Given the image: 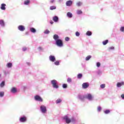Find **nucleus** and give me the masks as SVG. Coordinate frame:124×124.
I'll use <instances>...</instances> for the list:
<instances>
[{"instance_id": "1", "label": "nucleus", "mask_w": 124, "mask_h": 124, "mask_svg": "<svg viewBox=\"0 0 124 124\" xmlns=\"http://www.w3.org/2000/svg\"><path fill=\"white\" fill-rule=\"evenodd\" d=\"M51 83L54 89H58L59 86L57 80H52Z\"/></svg>"}, {"instance_id": "2", "label": "nucleus", "mask_w": 124, "mask_h": 124, "mask_svg": "<svg viewBox=\"0 0 124 124\" xmlns=\"http://www.w3.org/2000/svg\"><path fill=\"white\" fill-rule=\"evenodd\" d=\"M63 119H64V120H65L66 123H70V122H71V119H70V118H69V117H68V115H64V116H63Z\"/></svg>"}, {"instance_id": "3", "label": "nucleus", "mask_w": 124, "mask_h": 124, "mask_svg": "<svg viewBox=\"0 0 124 124\" xmlns=\"http://www.w3.org/2000/svg\"><path fill=\"white\" fill-rule=\"evenodd\" d=\"M85 98H87L88 100L92 101L94 98V96L92 95L91 93H88L87 95L85 96Z\"/></svg>"}, {"instance_id": "4", "label": "nucleus", "mask_w": 124, "mask_h": 124, "mask_svg": "<svg viewBox=\"0 0 124 124\" xmlns=\"http://www.w3.org/2000/svg\"><path fill=\"white\" fill-rule=\"evenodd\" d=\"M40 110L42 113H43V114H45V113H46V112H47L46 108L44 105H41L40 107Z\"/></svg>"}, {"instance_id": "5", "label": "nucleus", "mask_w": 124, "mask_h": 124, "mask_svg": "<svg viewBox=\"0 0 124 124\" xmlns=\"http://www.w3.org/2000/svg\"><path fill=\"white\" fill-rule=\"evenodd\" d=\"M56 44L57 46H59L60 47H62L63 46V42L62 40H60L59 39H58V41L56 42Z\"/></svg>"}, {"instance_id": "6", "label": "nucleus", "mask_w": 124, "mask_h": 124, "mask_svg": "<svg viewBox=\"0 0 124 124\" xmlns=\"http://www.w3.org/2000/svg\"><path fill=\"white\" fill-rule=\"evenodd\" d=\"M35 100L36 101H39L40 102H43V99L41 96L39 95H36L34 97Z\"/></svg>"}, {"instance_id": "7", "label": "nucleus", "mask_w": 124, "mask_h": 124, "mask_svg": "<svg viewBox=\"0 0 124 124\" xmlns=\"http://www.w3.org/2000/svg\"><path fill=\"white\" fill-rule=\"evenodd\" d=\"M18 29L20 31H24V30H25V27L23 25H19L18 27Z\"/></svg>"}, {"instance_id": "8", "label": "nucleus", "mask_w": 124, "mask_h": 124, "mask_svg": "<svg viewBox=\"0 0 124 124\" xmlns=\"http://www.w3.org/2000/svg\"><path fill=\"white\" fill-rule=\"evenodd\" d=\"M19 120L20 122H25L27 120V117L26 116H25V115H24V116H22L21 117H20Z\"/></svg>"}, {"instance_id": "9", "label": "nucleus", "mask_w": 124, "mask_h": 124, "mask_svg": "<svg viewBox=\"0 0 124 124\" xmlns=\"http://www.w3.org/2000/svg\"><path fill=\"white\" fill-rule=\"evenodd\" d=\"M49 60L51 62H55V61H56V58L55 56H52V55H51L50 56H49Z\"/></svg>"}, {"instance_id": "10", "label": "nucleus", "mask_w": 124, "mask_h": 124, "mask_svg": "<svg viewBox=\"0 0 124 124\" xmlns=\"http://www.w3.org/2000/svg\"><path fill=\"white\" fill-rule=\"evenodd\" d=\"M53 39L56 40V44H57V40H58V39H59V36L58 35H57L56 34H55V35H54L53 36Z\"/></svg>"}, {"instance_id": "11", "label": "nucleus", "mask_w": 124, "mask_h": 124, "mask_svg": "<svg viewBox=\"0 0 124 124\" xmlns=\"http://www.w3.org/2000/svg\"><path fill=\"white\" fill-rule=\"evenodd\" d=\"M124 85V82H118L117 84V87L118 88H121L122 86H123Z\"/></svg>"}, {"instance_id": "12", "label": "nucleus", "mask_w": 124, "mask_h": 124, "mask_svg": "<svg viewBox=\"0 0 124 124\" xmlns=\"http://www.w3.org/2000/svg\"><path fill=\"white\" fill-rule=\"evenodd\" d=\"M89 85L87 83H83L82 84V88L83 89H87L88 88Z\"/></svg>"}, {"instance_id": "13", "label": "nucleus", "mask_w": 124, "mask_h": 124, "mask_svg": "<svg viewBox=\"0 0 124 124\" xmlns=\"http://www.w3.org/2000/svg\"><path fill=\"white\" fill-rule=\"evenodd\" d=\"M6 4H4V3L1 4V6H0L1 10H6Z\"/></svg>"}, {"instance_id": "14", "label": "nucleus", "mask_w": 124, "mask_h": 124, "mask_svg": "<svg viewBox=\"0 0 124 124\" xmlns=\"http://www.w3.org/2000/svg\"><path fill=\"white\" fill-rule=\"evenodd\" d=\"M72 3L73 1H72L71 0H69V1H67V2H66V5H67V6H71Z\"/></svg>"}, {"instance_id": "15", "label": "nucleus", "mask_w": 124, "mask_h": 124, "mask_svg": "<svg viewBox=\"0 0 124 124\" xmlns=\"http://www.w3.org/2000/svg\"><path fill=\"white\" fill-rule=\"evenodd\" d=\"M53 20L55 22H58V21H59V17H58V16H53Z\"/></svg>"}, {"instance_id": "16", "label": "nucleus", "mask_w": 124, "mask_h": 124, "mask_svg": "<svg viewBox=\"0 0 124 124\" xmlns=\"http://www.w3.org/2000/svg\"><path fill=\"white\" fill-rule=\"evenodd\" d=\"M11 93H17V90L16 88H12V89L11 90Z\"/></svg>"}, {"instance_id": "17", "label": "nucleus", "mask_w": 124, "mask_h": 124, "mask_svg": "<svg viewBox=\"0 0 124 124\" xmlns=\"http://www.w3.org/2000/svg\"><path fill=\"white\" fill-rule=\"evenodd\" d=\"M67 16L68 17H72L73 16L72 13H70V12H68V13H67Z\"/></svg>"}, {"instance_id": "18", "label": "nucleus", "mask_w": 124, "mask_h": 124, "mask_svg": "<svg viewBox=\"0 0 124 124\" xmlns=\"http://www.w3.org/2000/svg\"><path fill=\"white\" fill-rule=\"evenodd\" d=\"M12 62H8L6 64V66H7V67L11 68L12 66Z\"/></svg>"}, {"instance_id": "19", "label": "nucleus", "mask_w": 124, "mask_h": 124, "mask_svg": "<svg viewBox=\"0 0 124 124\" xmlns=\"http://www.w3.org/2000/svg\"><path fill=\"white\" fill-rule=\"evenodd\" d=\"M31 32H32V33H35L36 32V29L35 28H32L30 29Z\"/></svg>"}, {"instance_id": "20", "label": "nucleus", "mask_w": 124, "mask_h": 124, "mask_svg": "<svg viewBox=\"0 0 124 124\" xmlns=\"http://www.w3.org/2000/svg\"><path fill=\"white\" fill-rule=\"evenodd\" d=\"M0 25L1 26H4L5 23H4V20H0Z\"/></svg>"}, {"instance_id": "21", "label": "nucleus", "mask_w": 124, "mask_h": 124, "mask_svg": "<svg viewBox=\"0 0 124 124\" xmlns=\"http://www.w3.org/2000/svg\"><path fill=\"white\" fill-rule=\"evenodd\" d=\"M78 98L82 100L84 98H86V96H83V95H78Z\"/></svg>"}, {"instance_id": "22", "label": "nucleus", "mask_w": 124, "mask_h": 124, "mask_svg": "<svg viewBox=\"0 0 124 124\" xmlns=\"http://www.w3.org/2000/svg\"><path fill=\"white\" fill-rule=\"evenodd\" d=\"M86 35L87 36H91L92 35V32L91 31H87L86 32Z\"/></svg>"}, {"instance_id": "23", "label": "nucleus", "mask_w": 124, "mask_h": 124, "mask_svg": "<svg viewBox=\"0 0 124 124\" xmlns=\"http://www.w3.org/2000/svg\"><path fill=\"white\" fill-rule=\"evenodd\" d=\"M62 100L61 99H57L56 101V103L57 104H59V103H61L62 102Z\"/></svg>"}, {"instance_id": "24", "label": "nucleus", "mask_w": 124, "mask_h": 124, "mask_svg": "<svg viewBox=\"0 0 124 124\" xmlns=\"http://www.w3.org/2000/svg\"><path fill=\"white\" fill-rule=\"evenodd\" d=\"M5 86V81H2V82L0 84V86L3 87Z\"/></svg>"}, {"instance_id": "25", "label": "nucleus", "mask_w": 124, "mask_h": 124, "mask_svg": "<svg viewBox=\"0 0 124 124\" xmlns=\"http://www.w3.org/2000/svg\"><path fill=\"white\" fill-rule=\"evenodd\" d=\"M77 13L78 15H80L81 14H82V12L81 10H78L77 11Z\"/></svg>"}, {"instance_id": "26", "label": "nucleus", "mask_w": 124, "mask_h": 124, "mask_svg": "<svg viewBox=\"0 0 124 124\" xmlns=\"http://www.w3.org/2000/svg\"><path fill=\"white\" fill-rule=\"evenodd\" d=\"M62 87L63 89H66L67 88V84H63Z\"/></svg>"}, {"instance_id": "27", "label": "nucleus", "mask_w": 124, "mask_h": 124, "mask_svg": "<svg viewBox=\"0 0 124 124\" xmlns=\"http://www.w3.org/2000/svg\"><path fill=\"white\" fill-rule=\"evenodd\" d=\"M4 95V92H0V96L1 97H3Z\"/></svg>"}, {"instance_id": "28", "label": "nucleus", "mask_w": 124, "mask_h": 124, "mask_svg": "<svg viewBox=\"0 0 124 124\" xmlns=\"http://www.w3.org/2000/svg\"><path fill=\"white\" fill-rule=\"evenodd\" d=\"M30 0H27L26 1H24V4L25 5H29V4L30 3Z\"/></svg>"}, {"instance_id": "29", "label": "nucleus", "mask_w": 124, "mask_h": 124, "mask_svg": "<svg viewBox=\"0 0 124 124\" xmlns=\"http://www.w3.org/2000/svg\"><path fill=\"white\" fill-rule=\"evenodd\" d=\"M56 9V6H51L50 7V10H55V9Z\"/></svg>"}, {"instance_id": "30", "label": "nucleus", "mask_w": 124, "mask_h": 124, "mask_svg": "<svg viewBox=\"0 0 124 124\" xmlns=\"http://www.w3.org/2000/svg\"><path fill=\"white\" fill-rule=\"evenodd\" d=\"M108 42V40H106V41H104V42H103V44H104V45H106V44H107Z\"/></svg>"}, {"instance_id": "31", "label": "nucleus", "mask_w": 124, "mask_h": 124, "mask_svg": "<svg viewBox=\"0 0 124 124\" xmlns=\"http://www.w3.org/2000/svg\"><path fill=\"white\" fill-rule=\"evenodd\" d=\"M91 58H92V56H91V55L87 56L86 58V61H89V60H90V59H91Z\"/></svg>"}, {"instance_id": "32", "label": "nucleus", "mask_w": 124, "mask_h": 124, "mask_svg": "<svg viewBox=\"0 0 124 124\" xmlns=\"http://www.w3.org/2000/svg\"><path fill=\"white\" fill-rule=\"evenodd\" d=\"M105 114H109L110 113L109 109H106V110L104 111Z\"/></svg>"}, {"instance_id": "33", "label": "nucleus", "mask_w": 124, "mask_h": 124, "mask_svg": "<svg viewBox=\"0 0 124 124\" xmlns=\"http://www.w3.org/2000/svg\"><path fill=\"white\" fill-rule=\"evenodd\" d=\"M106 87L105 84H102V85H100V88L101 89H104Z\"/></svg>"}, {"instance_id": "34", "label": "nucleus", "mask_w": 124, "mask_h": 124, "mask_svg": "<svg viewBox=\"0 0 124 124\" xmlns=\"http://www.w3.org/2000/svg\"><path fill=\"white\" fill-rule=\"evenodd\" d=\"M82 3L80 1L78 2L77 3V6H78V7H79L80 6H81V5H82Z\"/></svg>"}, {"instance_id": "35", "label": "nucleus", "mask_w": 124, "mask_h": 124, "mask_svg": "<svg viewBox=\"0 0 124 124\" xmlns=\"http://www.w3.org/2000/svg\"><path fill=\"white\" fill-rule=\"evenodd\" d=\"M102 110V108L100 106H98V108H97V111L98 112H101Z\"/></svg>"}, {"instance_id": "36", "label": "nucleus", "mask_w": 124, "mask_h": 124, "mask_svg": "<svg viewBox=\"0 0 124 124\" xmlns=\"http://www.w3.org/2000/svg\"><path fill=\"white\" fill-rule=\"evenodd\" d=\"M71 121H72V122H75L76 119L75 117H72V118H71Z\"/></svg>"}, {"instance_id": "37", "label": "nucleus", "mask_w": 124, "mask_h": 124, "mask_svg": "<svg viewBox=\"0 0 124 124\" xmlns=\"http://www.w3.org/2000/svg\"><path fill=\"white\" fill-rule=\"evenodd\" d=\"M72 81V80L71 78H68V79H67L68 83H71Z\"/></svg>"}, {"instance_id": "38", "label": "nucleus", "mask_w": 124, "mask_h": 124, "mask_svg": "<svg viewBox=\"0 0 124 124\" xmlns=\"http://www.w3.org/2000/svg\"><path fill=\"white\" fill-rule=\"evenodd\" d=\"M76 35L77 36V37H79L80 36V33H79V32L77 31V32H76Z\"/></svg>"}, {"instance_id": "39", "label": "nucleus", "mask_w": 124, "mask_h": 124, "mask_svg": "<svg viewBox=\"0 0 124 124\" xmlns=\"http://www.w3.org/2000/svg\"><path fill=\"white\" fill-rule=\"evenodd\" d=\"M54 64L56 65H59L60 64V62L58 61H56V62H54Z\"/></svg>"}, {"instance_id": "40", "label": "nucleus", "mask_w": 124, "mask_h": 124, "mask_svg": "<svg viewBox=\"0 0 124 124\" xmlns=\"http://www.w3.org/2000/svg\"><path fill=\"white\" fill-rule=\"evenodd\" d=\"M78 76V78H81L82 77V74L81 73H79Z\"/></svg>"}, {"instance_id": "41", "label": "nucleus", "mask_w": 124, "mask_h": 124, "mask_svg": "<svg viewBox=\"0 0 124 124\" xmlns=\"http://www.w3.org/2000/svg\"><path fill=\"white\" fill-rule=\"evenodd\" d=\"M44 33L45 34H49V33H50V31H49L48 30H46V31H45Z\"/></svg>"}, {"instance_id": "42", "label": "nucleus", "mask_w": 124, "mask_h": 124, "mask_svg": "<svg viewBox=\"0 0 124 124\" xmlns=\"http://www.w3.org/2000/svg\"><path fill=\"white\" fill-rule=\"evenodd\" d=\"M96 65H97V67H99L101 65L100 62H97L96 63Z\"/></svg>"}, {"instance_id": "43", "label": "nucleus", "mask_w": 124, "mask_h": 124, "mask_svg": "<svg viewBox=\"0 0 124 124\" xmlns=\"http://www.w3.org/2000/svg\"><path fill=\"white\" fill-rule=\"evenodd\" d=\"M120 31H121V32H124V27H122L120 28Z\"/></svg>"}, {"instance_id": "44", "label": "nucleus", "mask_w": 124, "mask_h": 124, "mask_svg": "<svg viewBox=\"0 0 124 124\" xmlns=\"http://www.w3.org/2000/svg\"><path fill=\"white\" fill-rule=\"evenodd\" d=\"M65 40H66V41H69L70 38H69V37H66Z\"/></svg>"}, {"instance_id": "45", "label": "nucleus", "mask_w": 124, "mask_h": 124, "mask_svg": "<svg viewBox=\"0 0 124 124\" xmlns=\"http://www.w3.org/2000/svg\"><path fill=\"white\" fill-rule=\"evenodd\" d=\"M27 49V47H23V51H26Z\"/></svg>"}, {"instance_id": "46", "label": "nucleus", "mask_w": 124, "mask_h": 124, "mask_svg": "<svg viewBox=\"0 0 124 124\" xmlns=\"http://www.w3.org/2000/svg\"><path fill=\"white\" fill-rule=\"evenodd\" d=\"M121 97L123 99H124V94H122Z\"/></svg>"}, {"instance_id": "47", "label": "nucleus", "mask_w": 124, "mask_h": 124, "mask_svg": "<svg viewBox=\"0 0 124 124\" xmlns=\"http://www.w3.org/2000/svg\"><path fill=\"white\" fill-rule=\"evenodd\" d=\"M55 0H50V3H54Z\"/></svg>"}, {"instance_id": "48", "label": "nucleus", "mask_w": 124, "mask_h": 124, "mask_svg": "<svg viewBox=\"0 0 124 124\" xmlns=\"http://www.w3.org/2000/svg\"><path fill=\"white\" fill-rule=\"evenodd\" d=\"M53 23H54V22L52 21V20H51V21H50V24H53Z\"/></svg>"}, {"instance_id": "49", "label": "nucleus", "mask_w": 124, "mask_h": 124, "mask_svg": "<svg viewBox=\"0 0 124 124\" xmlns=\"http://www.w3.org/2000/svg\"><path fill=\"white\" fill-rule=\"evenodd\" d=\"M27 63L28 65H31V62H27Z\"/></svg>"}, {"instance_id": "50", "label": "nucleus", "mask_w": 124, "mask_h": 124, "mask_svg": "<svg viewBox=\"0 0 124 124\" xmlns=\"http://www.w3.org/2000/svg\"><path fill=\"white\" fill-rule=\"evenodd\" d=\"M114 47L113 46H111V47H109V49H114Z\"/></svg>"}, {"instance_id": "51", "label": "nucleus", "mask_w": 124, "mask_h": 124, "mask_svg": "<svg viewBox=\"0 0 124 124\" xmlns=\"http://www.w3.org/2000/svg\"><path fill=\"white\" fill-rule=\"evenodd\" d=\"M1 74H0V78L1 77Z\"/></svg>"}, {"instance_id": "52", "label": "nucleus", "mask_w": 124, "mask_h": 124, "mask_svg": "<svg viewBox=\"0 0 124 124\" xmlns=\"http://www.w3.org/2000/svg\"><path fill=\"white\" fill-rule=\"evenodd\" d=\"M39 48H41V47H39Z\"/></svg>"}]
</instances>
